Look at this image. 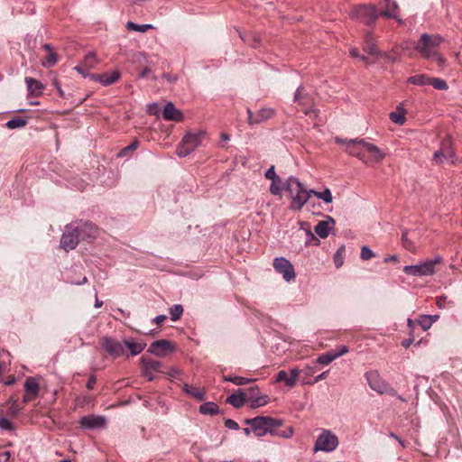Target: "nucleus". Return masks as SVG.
Returning <instances> with one entry per match:
<instances>
[{
	"instance_id": "29",
	"label": "nucleus",
	"mask_w": 462,
	"mask_h": 462,
	"mask_svg": "<svg viewBox=\"0 0 462 462\" xmlns=\"http://www.w3.org/2000/svg\"><path fill=\"white\" fill-rule=\"evenodd\" d=\"M25 82L31 95L37 96L43 89L42 84L32 78H25Z\"/></svg>"
},
{
	"instance_id": "54",
	"label": "nucleus",
	"mask_w": 462,
	"mask_h": 462,
	"mask_svg": "<svg viewBox=\"0 0 462 462\" xmlns=\"http://www.w3.org/2000/svg\"><path fill=\"white\" fill-rule=\"evenodd\" d=\"M350 55L354 58H358L360 59L361 60H363L364 62L365 63H368V59L367 57L364 56V55H360L359 52H358V50L356 48H353L350 50Z\"/></svg>"
},
{
	"instance_id": "57",
	"label": "nucleus",
	"mask_w": 462,
	"mask_h": 462,
	"mask_svg": "<svg viewBox=\"0 0 462 462\" xmlns=\"http://www.w3.org/2000/svg\"><path fill=\"white\" fill-rule=\"evenodd\" d=\"M348 347L346 346H338L337 350H334V354L336 358L344 356L345 354L348 353Z\"/></svg>"
},
{
	"instance_id": "40",
	"label": "nucleus",
	"mask_w": 462,
	"mask_h": 462,
	"mask_svg": "<svg viewBox=\"0 0 462 462\" xmlns=\"http://www.w3.org/2000/svg\"><path fill=\"white\" fill-rule=\"evenodd\" d=\"M364 51L367 52L369 55H376L379 54V51L376 50L374 42H372L370 36L367 37L366 43L364 47ZM381 56H384L385 54L380 53Z\"/></svg>"
},
{
	"instance_id": "39",
	"label": "nucleus",
	"mask_w": 462,
	"mask_h": 462,
	"mask_svg": "<svg viewBox=\"0 0 462 462\" xmlns=\"http://www.w3.org/2000/svg\"><path fill=\"white\" fill-rule=\"evenodd\" d=\"M429 85H432L434 88L439 90H446L448 88L445 80L437 78H430Z\"/></svg>"
},
{
	"instance_id": "38",
	"label": "nucleus",
	"mask_w": 462,
	"mask_h": 462,
	"mask_svg": "<svg viewBox=\"0 0 462 462\" xmlns=\"http://www.w3.org/2000/svg\"><path fill=\"white\" fill-rule=\"evenodd\" d=\"M183 313V308L180 304H175L170 308L171 319L173 321L178 320Z\"/></svg>"
},
{
	"instance_id": "42",
	"label": "nucleus",
	"mask_w": 462,
	"mask_h": 462,
	"mask_svg": "<svg viewBox=\"0 0 462 462\" xmlns=\"http://www.w3.org/2000/svg\"><path fill=\"white\" fill-rule=\"evenodd\" d=\"M417 323L422 328L424 331L428 330L432 325V316H421Z\"/></svg>"
},
{
	"instance_id": "15",
	"label": "nucleus",
	"mask_w": 462,
	"mask_h": 462,
	"mask_svg": "<svg viewBox=\"0 0 462 462\" xmlns=\"http://www.w3.org/2000/svg\"><path fill=\"white\" fill-rule=\"evenodd\" d=\"M365 154L363 162L365 164L372 165L382 162L385 154L374 144L368 143L365 145Z\"/></svg>"
},
{
	"instance_id": "52",
	"label": "nucleus",
	"mask_w": 462,
	"mask_h": 462,
	"mask_svg": "<svg viewBox=\"0 0 462 462\" xmlns=\"http://www.w3.org/2000/svg\"><path fill=\"white\" fill-rule=\"evenodd\" d=\"M402 241L403 246L406 249H408L410 251H413L412 242L408 238V236H407L406 232H403L402 236Z\"/></svg>"
},
{
	"instance_id": "53",
	"label": "nucleus",
	"mask_w": 462,
	"mask_h": 462,
	"mask_svg": "<svg viewBox=\"0 0 462 462\" xmlns=\"http://www.w3.org/2000/svg\"><path fill=\"white\" fill-rule=\"evenodd\" d=\"M0 428L6 430H12V423L5 418H0Z\"/></svg>"
},
{
	"instance_id": "32",
	"label": "nucleus",
	"mask_w": 462,
	"mask_h": 462,
	"mask_svg": "<svg viewBox=\"0 0 462 462\" xmlns=\"http://www.w3.org/2000/svg\"><path fill=\"white\" fill-rule=\"evenodd\" d=\"M86 69H92L98 63V60L94 52L88 53L81 62Z\"/></svg>"
},
{
	"instance_id": "25",
	"label": "nucleus",
	"mask_w": 462,
	"mask_h": 462,
	"mask_svg": "<svg viewBox=\"0 0 462 462\" xmlns=\"http://www.w3.org/2000/svg\"><path fill=\"white\" fill-rule=\"evenodd\" d=\"M385 2V8L383 11L379 13V15H382L386 18H393L397 20L398 23H402V20L399 18L397 14L398 5L394 0H391L390 2Z\"/></svg>"
},
{
	"instance_id": "60",
	"label": "nucleus",
	"mask_w": 462,
	"mask_h": 462,
	"mask_svg": "<svg viewBox=\"0 0 462 462\" xmlns=\"http://www.w3.org/2000/svg\"><path fill=\"white\" fill-rule=\"evenodd\" d=\"M20 411H21V408L17 404L9 405L8 412L10 415L16 416Z\"/></svg>"
},
{
	"instance_id": "6",
	"label": "nucleus",
	"mask_w": 462,
	"mask_h": 462,
	"mask_svg": "<svg viewBox=\"0 0 462 462\" xmlns=\"http://www.w3.org/2000/svg\"><path fill=\"white\" fill-rule=\"evenodd\" d=\"M338 446V439L337 437L332 433L330 430H323L319 436L317 438L315 442L314 450L324 451V452H331L337 448Z\"/></svg>"
},
{
	"instance_id": "35",
	"label": "nucleus",
	"mask_w": 462,
	"mask_h": 462,
	"mask_svg": "<svg viewBox=\"0 0 462 462\" xmlns=\"http://www.w3.org/2000/svg\"><path fill=\"white\" fill-rule=\"evenodd\" d=\"M314 196L318 199H322L325 203H331L333 200V197L329 189H325L323 191H315L312 192Z\"/></svg>"
},
{
	"instance_id": "33",
	"label": "nucleus",
	"mask_w": 462,
	"mask_h": 462,
	"mask_svg": "<svg viewBox=\"0 0 462 462\" xmlns=\"http://www.w3.org/2000/svg\"><path fill=\"white\" fill-rule=\"evenodd\" d=\"M199 411L207 415H214L218 412V406L214 402H206L200 405Z\"/></svg>"
},
{
	"instance_id": "13",
	"label": "nucleus",
	"mask_w": 462,
	"mask_h": 462,
	"mask_svg": "<svg viewBox=\"0 0 462 462\" xmlns=\"http://www.w3.org/2000/svg\"><path fill=\"white\" fill-rule=\"evenodd\" d=\"M173 344L166 339H160L152 342L148 349V352L157 356H165L168 353L174 351Z\"/></svg>"
},
{
	"instance_id": "46",
	"label": "nucleus",
	"mask_w": 462,
	"mask_h": 462,
	"mask_svg": "<svg viewBox=\"0 0 462 462\" xmlns=\"http://www.w3.org/2000/svg\"><path fill=\"white\" fill-rule=\"evenodd\" d=\"M374 256V253L366 245L361 247L360 258L368 261Z\"/></svg>"
},
{
	"instance_id": "63",
	"label": "nucleus",
	"mask_w": 462,
	"mask_h": 462,
	"mask_svg": "<svg viewBox=\"0 0 462 462\" xmlns=\"http://www.w3.org/2000/svg\"><path fill=\"white\" fill-rule=\"evenodd\" d=\"M95 383H96V377L94 375H91L88 378V381L87 383V388L89 390L93 389Z\"/></svg>"
},
{
	"instance_id": "2",
	"label": "nucleus",
	"mask_w": 462,
	"mask_h": 462,
	"mask_svg": "<svg viewBox=\"0 0 462 462\" xmlns=\"http://www.w3.org/2000/svg\"><path fill=\"white\" fill-rule=\"evenodd\" d=\"M245 423L251 426L256 437H263L267 433L274 434V430L282 425L281 420L263 416L247 419Z\"/></svg>"
},
{
	"instance_id": "22",
	"label": "nucleus",
	"mask_w": 462,
	"mask_h": 462,
	"mask_svg": "<svg viewBox=\"0 0 462 462\" xmlns=\"http://www.w3.org/2000/svg\"><path fill=\"white\" fill-rule=\"evenodd\" d=\"M162 116L165 120L176 122H180L183 120L182 112L177 109L171 102H169L165 105L162 111Z\"/></svg>"
},
{
	"instance_id": "31",
	"label": "nucleus",
	"mask_w": 462,
	"mask_h": 462,
	"mask_svg": "<svg viewBox=\"0 0 462 462\" xmlns=\"http://www.w3.org/2000/svg\"><path fill=\"white\" fill-rule=\"evenodd\" d=\"M407 82L418 86H426L430 84V78L426 75L420 74L408 78Z\"/></svg>"
},
{
	"instance_id": "11",
	"label": "nucleus",
	"mask_w": 462,
	"mask_h": 462,
	"mask_svg": "<svg viewBox=\"0 0 462 462\" xmlns=\"http://www.w3.org/2000/svg\"><path fill=\"white\" fill-rule=\"evenodd\" d=\"M273 267L275 271L281 273L284 280L291 282L295 278V272L293 265L285 258H275L273 261Z\"/></svg>"
},
{
	"instance_id": "19",
	"label": "nucleus",
	"mask_w": 462,
	"mask_h": 462,
	"mask_svg": "<svg viewBox=\"0 0 462 462\" xmlns=\"http://www.w3.org/2000/svg\"><path fill=\"white\" fill-rule=\"evenodd\" d=\"M248 114V124L250 125H255V124H261L274 115V110L270 107H263L260 109L256 114H253L251 109H247Z\"/></svg>"
},
{
	"instance_id": "18",
	"label": "nucleus",
	"mask_w": 462,
	"mask_h": 462,
	"mask_svg": "<svg viewBox=\"0 0 462 462\" xmlns=\"http://www.w3.org/2000/svg\"><path fill=\"white\" fill-rule=\"evenodd\" d=\"M300 374L299 368L291 369L290 374L285 370H281L276 375V382H284L286 386L292 388L296 385Z\"/></svg>"
},
{
	"instance_id": "41",
	"label": "nucleus",
	"mask_w": 462,
	"mask_h": 462,
	"mask_svg": "<svg viewBox=\"0 0 462 462\" xmlns=\"http://www.w3.org/2000/svg\"><path fill=\"white\" fill-rule=\"evenodd\" d=\"M282 189H284V182H282L281 179L280 180L272 181L270 192L273 195H280Z\"/></svg>"
},
{
	"instance_id": "36",
	"label": "nucleus",
	"mask_w": 462,
	"mask_h": 462,
	"mask_svg": "<svg viewBox=\"0 0 462 462\" xmlns=\"http://www.w3.org/2000/svg\"><path fill=\"white\" fill-rule=\"evenodd\" d=\"M335 359H337V358L335 356L334 350H331V351L327 352L326 354L319 356L317 359V362L320 365H326L330 364Z\"/></svg>"
},
{
	"instance_id": "56",
	"label": "nucleus",
	"mask_w": 462,
	"mask_h": 462,
	"mask_svg": "<svg viewBox=\"0 0 462 462\" xmlns=\"http://www.w3.org/2000/svg\"><path fill=\"white\" fill-rule=\"evenodd\" d=\"M224 424H225V426L227 429H230V430H236L239 429L238 423L236 422L235 420H231V419L225 420Z\"/></svg>"
},
{
	"instance_id": "47",
	"label": "nucleus",
	"mask_w": 462,
	"mask_h": 462,
	"mask_svg": "<svg viewBox=\"0 0 462 462\" xmlns=\"http://www.w3.org/2000/svg\"><path fill=\"white\" fill-rule=\"evenodd\" d=\"M58 61V55L55 52H51L42 61V66L44 67H51L55 65Z\"/></svg>"
},
{
	"instance_id": "17",
	"label": "nucleus",
	"mask_w": 462,
	"mask_h": 462,
	"mask_svg": "<svg viewBox=\"0 0 462 462\" xmlns=\"http://www.w3.org/2000/svg\"><path fill=\"white\" fill-rule=\"evenodd\" d=\"M294 100L302 106V111L305 115H309L312 112L310 108L313 105L312 97L307 93L304 88H299L295 93ZM315 114V111H313Z\"/></svg>"
},
{
	"instance_id": "64",
	"label": "nucleus",
	"mask_w": 462,
	"mask_h": 462,
	"mask_svg": "<svg viewBox=\"0 0 462 462\" xmlns=\"http://www.w3.org/2000/svg\"><path fill=\"white\" fill-rule=\"evenodd\" d=\"M151 72V69L148 67H145L140 72V77L144 78Z\"/></svg>"
},
{
	"instance_id": "23",
	"label": "nucleus",
	"mask_w": 462,
	"mask_h": 462,
	"mask_svg": "<svg viewBox=\"0 0 462 462\" xmlns=\"http://www.w3.org/2000/svg\"><path fill=\"white\" fill-rule=\"evenodd\" d=\"M365 378L373 390L381 393L384 392L386 386L384 383L380 379V376L376 371L366 373Z\"/></svg>"
},
{
	"instance_id": "20",
	"label": "nucleus",
	"mask_w": 462,
	"mask_h": 462,
	"mask_svg": "<svg viewBox=\"0 0 462 462\" xmlns=\"http://www.w3.org/2000/svg\"><path fill=\"white\" fill-rule=\"evenodd\" d=\"M83 429H98L106 425V419L102 416H84L79 420Z\"/></svg>"
},
{
	"instance_id": "24",
	"label": "nucleus",
	"mask_w": 462,
	"mask_h": 462,
	"mask_svg": "<svg viewBox=\"0 0 462 462\" xmlns=\"http://www.w3.org/2000/svg\"><path fill=\"white\" fill-rule=\"evenodd\" d=\"M123 345L124 348L126 347L130 351L131 356L141 354L146 346L143 341H136L133 338L124 339Z\"/></svg>"
},
{
	"instance_id": "1",
	"label": "nucleus",
	"mask_w": 462,
	"mask_h": 462,
	"mask_svg": "<svg viewBox=\"0 0 462 462\" xmlns=\"http://www.w3.org/2000/svg\"><path fill=\"white\" fill-rule=\"evenodd\" d=\"M284 189L291 197L290 208L292 210H300L314 192L313 189L307 190L299 179L293 176L284 181Z\"/></svg>"
},
{
	"instance_id": "34",
	"label": "nucleus",
	"mask_w": 462,
	"mask_h": 462,
	"mask_svg": "<svg viewBox=\"0 0 462 462\" xmlns=\"http://www.w3.org/2000/svg\"><path fill=\"white\" fill-rule=\"evenodd\" d=\"M444 147V159L448 162H454L455 153L450 146L449 139H446L442 142Z\"/></svg>"
},
{
	"instance_id": "8",
	"label": "nucleus",
	"mask_w": 462,
	"mask_h": 462,
	"mask_svg": "<svg viewBox=\"0 0 462 462\" xmlns=\"http://www.w3.org/2000/svg\"><path fill=\"white\" fill-rule=\"evenodd\" d=\"M352 16L361 23L369 25L377 19L379 12H377L374 6L360 5L353 11Z\"/></svg>"
},
{
	"instance_id": "9",
	"label": "nucleus",
	"mask_w": 462,
	"mask_h": 462,
	"mask_svg": "<svg viewBox=\"0 0 462 462\" xmlns=\"http://www.w3.org/2000/svg\"><path fill=\"white\" fill-rule=\"evenodd\" d=\"M76 231L77 228L75 227L74 223H71L66 226L65 232L63 233L60 239V246L66 252L74 249L80 240Z\"/></svg>"
},
{
	"instance_id": "27",
	"label": "nucleus",
	"mask_w": 462,
	"mask_h": 462,
	"mask_svg": "<svg viewBox=\"0 0 462 462\" xmlns=\"http://www.w3.org/2000/svg\"><path fill=\"white\" fill-rule=\"evenodd\" d=\"M406 111L400 104L397 106L396 110L390 113L389 117L391 121L396 125H402L406 122Z\"/></svg>"
},
{
	"instance_id": "50",
	"label": "nucleus",
	"mask_w": 462,
	"mask_h": 462,
	"mask_svg": "<svg viewBox=\"0 0 462 462\" xmlns=\"http://www.w3.org/2000/svg\"><path fill=\"white\" fill-rule=\"evenodd\" d=\"M439 67H444L446 60L438 51H435L430 57Z\"/></svg>"
},
{
	"instance_id": "44",
	"label": "nucleus",
	"mask_w": 462,
	"mask_h": 462,
	"mask_svg": "<svg viewBox=\"0 0 462 462\" xmlns=\"http://www.w3.org/2000/svg\"><path fill=\"white\" fill-rule=\"evenodd\" d=\"M224 380L226 381V382L234 383L236 385H244V384L248 383L251 381L248 378L241 377V376H234V377H232V376H225Z\"/></svg>"
},
{
	"instance_id": "30",
	"label": "nucleus",
	"mask_w": 462,
	"mask_h": 462,
	"mask_svg": "<svg viewBox=\"0 0 462 462\" xmlns=\"http://www.w3.org/2000/svg\"><path fill=\"white\" fill-rule=\"evenodd\" d=\"M226 402L234 406L235 408H241L245 402L244 393L239 390L238 393L231 394L227 399Z\"/></svg>"
},
{
	"instance_id": "4",
	"label": "nucleus",
	"mask_w": 462,
	"mask_h": 462,
	"mask_svg": "<svg viewBox=\"0 0 462 462\" xmlns=\"http://www.w3.org/2000/svg\"><path fill=\"white\" fill-rule=\"evenodd\" d=\"M441 256L437 255L433 259H429L423 263L415 265H406L403 272L411 276H429L433 275L436 272V265L442 263Z\"/></svg>"
},
{
	"instance_id": "12",
	"label": "nucleus",
	"mask_w": 462,
	"mask_h": 462,
	"mask_svg": "<svg viewBox=\"0 0 462 462\" xmlns=\"http://www.w3.org/2000/svg\"><path fill=\"white\" fill-rule=\"evenodd\" d=\"M100 344L101 346L114 358L125 355L123 343L111 337H104Z\"/></svg>"
},
{
	"instance_id": "51",
	"label": "nucleus",
	"mask_w": 462,
	"mask_h": 462,
	"mask_svg": "<svg viewBox=\"0 0 462 462\" xmlns=\"http://www.w3.org/2000/svg\"><path fill=\"white\" fill-rule=\"evenodd\" d=\"M273 435H277V436H280V437H282L285 439H289L293 435V429L291 427H289L285 430H282L281 432H278V431H276V430H274Z\"/></svg>"
},
{
	"instance_id": "45",
	"label": "nucleus",
	"mask_w": 462,
	"mask_h": 462,
	"mask_svg": "<svg viewBox=\"0 0 462 462\" xmlns=\"http://www.w3.org/2000/svg\"><path fill=\"white\" fill-rule=\"evenodd\" d=\"M137 147H138V142L137 141L133 142L132 143H130L128 146L123 148L118 152V157H125V156L129 155L132 152L135 151L137 149Z\"/></svg>"
},
{
	"instance_id": "16",
	"label": "nucleus",
	"mask_w": 462,
	"mask_h": 462,
	"mask_svg": "<svg viewBox=\"0 0 462 462\" xmlns=\"http://www.w3.org/2000/svg\"><path fill=\"white\" fill-rule=\"evenodd\" d=\"M24 390L25 394L23 397V402L26 403L34 400L40 392L38 380L32 376L27 377L24 382Z\"/></svg>"
},
{
	"instance_id": "43",
	"label": "nucleus",
	"mask_w": 462,
	"mask_h": 462,
	"mask_svg": "<svg viewBox=\"0 0 462 462\" xmlns=\"http://www.w3.org/2000/svg\"><path fill=\"white\" fill-rule=\"evenodd\" d=\"M25 125L26 121L20 117L13 118L6 123V126L10 129L23 127Z\"/></svg>"
},
{
	"instance_id": "62",
	"label": "nucleus",
	"mask_w": 462,
	"mask_h": 462,
	"mask_svg": "<svg viewBox=\"0 0 462 462\" xmlns=\"http://www.w3.org/2000/svg\"><path fill=\"white\" fill-rule=\"evenodd\" d=\"M167 374L171 378H177L180 374V371L177 368H171Z\"/></svg>"
},
{
	"instance_id": "3",
	"label": "nucleus",
	"mask_w": 462,
	"mask_h": 462,
	"mask_svg": "<svg viewBox=\"0 0 462 462\" xmlns=\"http://www.w3.org/2000/svg\"><path fill=\"white\" fill-rule=\"evenodd\" d=\"M207 133L203 130L197 132H188L178 145L176 153L180 157H186L196 148L201 145Z\"/></svg>"
},
{
	"instance_id": "5",
	"label": "nucleus",
	"mask_w": 462,
	"mask_h": 462,
	"mask_svg": "<svg viewBox=\"0 0 462 462\" xmlns=\"http://www.w3.org/2000/svg\"><path fill=\"white\" fill-rule=\"evenodd\" d=\"M442 42L443 38L439 34L423 33L415 45V50L418 51L423 58L430 59L431 55L437 51L436 49Z\"/></svg>"
},
{
	"instance_id": "10",
	"label": "nucleus",
	"mask_w": 462,
	"mask_h": 462,
	"mask_svg": "<svg viewBox=\"0 0 462 462\" xmlns=\"http://www.w3.org/2000/svg\"><path fill=\"white\" fill-rule=\"evenodd\" d=\"M74 224L80 240L91 242L97 236L98 230L92 223L79 222Z\"/></svg>"
},
{
	"instance_id": "37",
	"label": "nucleus",
	"mask_w": 462,
	"mask_h": 462,
	"mask_svg": "<svg viewBox=\"0 0 462 462\" xmlns=\"http://www.w3.org/2000/svg\"><path fill=\"white\" fill-rule=\"evenodd\" d=\"M126 27L129 30H133V31L140 32H145L149 29H152V24H136L133 22H128L126 24Z\"/></svg>"
},
{
	"instance_id": "61",
	"label": "nucleus",
	"mask_w": 462,
	"mask_h": 462,
	"mask_svg": "<svg viewBox=\"0 0 462 462\" xmlns=\"http://www.w3.org/2000/svg\"><path fill=\"white\" fill-rule=\"evenodd\" d=\"M166 319L167 317L165 315H159L153 319V322L156 325L161 326Z\"/></svg>"
},
{
	"instance_id": "7",
	"label": "nucleus",
	"mask_w": 462,
	"mask_h": 462,
	"mask_svg": "<svg viewBox=\"0 0 462 462\" xmlns=\"http://www.w3.org/2000/svg\"><path fill=\"white\" fill-rule=\"evenodd\" d=\"M336 142L337 143H344L346 145L345 152L349 153L352 156H356L360 159L362 162L365 160V145H367V142L363 139H351L348 141H343L340 138L337 137Z\"/></svg>"
},
{
	"instance_id": "58",
	"label": "nucleus",
	"mask_w": 462,
	"mask_h": 462,
	"mask_svg": "<svg viewBox=\"0 0 462 462\" xmlns=\"http://www.w3.org/2000/svg\"><path fill=\"white\" fill-rule=\"evenodd\" d=\"M74 69L77 70L79 73H80L83 77H88V76L90 77V75H91V74L88 73V71L89 69H86V68L83 66L82 63H80L79 65L76 66L74 68Z\"/></svg>"
},
{
	"instance_id": "48",
	"label": "nucleus",
	"mask_w": 462,
	"mask_h": 462,
	"mask_svg": "<svg viewBox=\"0 0 462 462\" xmlns=\"http://www.w3.org/2000/svg\"><path fill=\"white\" fill-rule=\"evenodd\" d=\"M265 178L268 180H280V177L276 174L274 166H271L265 172Z\"/></svg>"
},
{
	"instance_id": "26",
	"label": "nucleus",
	"mask_w": 462,
	"mask_h": 462,
	"mask_svg": "<svg viewBox=\"0 0 462 462\" xmlns=\"http://www.w3.org/2000/svg\"><path fill=\"white\" fill-rule=\"evenodd\" d=\"M335 224V220L331 217H328L327 220L320 221L315 226V232L320 238H326L328 236L331 226Z\"/></svg>"
},
{
	"instance_id": "14",
	"label": "nucleus",
	"mask_w": 462,
	"mask_h": 462,
	"mask_svg": "<svg viewBox=\"0 0 462 462\" xmlns=\"http://www.w3.org/2000/svg\"><path fill=\"white\" fill-rule=\"evenodd\" d=\"M142 373L148 378L149 381H152L154 378V373L161 372L162 364L160 361L152 360L143 356L141 358Z\"/></svg>"
},
{
	"instance_id": "59",
	"label": "nucleus",
	"mask_w": 462,
	"mask_h": 462,
	"mask_svg": "<svg viewBox=\"0 0 462 462\" xmlns=\"http://www.w3.org/2000/svg\"><path fill=\"white\" fill-rule=\"evenodd\" d=\"M266 402H267L266 397H264V398L263 397L257 398V399L253 401L252 407L253 408H256V407H259V406L266 404Z\"/></svg>"
},
{
	"instance_id": "55",
	"label": "nucleus",
	"mask_w": 462,
	"mask_h": 462,
	"mask_svg": "<svg viewBox=\"0 0 462 462\" xmlns=\"http://www.w3.org/2000/svg\"><path fill=\"white\" fill-rule=\"evenodd\" d=\"M334 263H335V265L337 268H339L342 266L343 264V256H342V254L340 252V250H338L335 255H334Z\"/></svg>"
},
{
	"instance_id": "21",
	"label": "nucleus",
	"mask_w": 462,
	"mask_h": 462,
	"mask_svg": "<svg viewBox=\"0 0 462 462\" xmlns=\"http://www.w3.org/2000/svg\"><path fill=\"white\" fill-rule=\"evenodd\" d=\"M121 77V73L118 70L112 72H106L104 74H91L90 79L95 81H99L104 86H109L116 82Z\"/></svg>"
},
{
	"instance_id": "28",
	"label": "nucleus",
	"mask_w": 462,
	"mask_h": 462,
	"mask_svg": "<svg viewBox=\"0 0 462 462\" xmlns=\"http://www.w3.org/2000/svg\"><path fill=\"white\" fill-rule=\"evenodd\" d=\"M182 390L196 400L203 401L205 398V391L202 388L185 383Z\"/></svg>"
},
{
	"instance_id": "49",
	"label": "nucleus",
	"mask_w": 462,
	"mask_h": 462,
	"mask_svg": "<svg viewBox=\"0 0 462 462\" xmlns=\"http://www.w3.org/2000/svg\"><path fill=\"white\" fill-rule=\"evenodd\" d=\"M444 159V147L441 144V148L434 152L433 161L436 163H441Z\"/></svg>"
}]
</instances>
